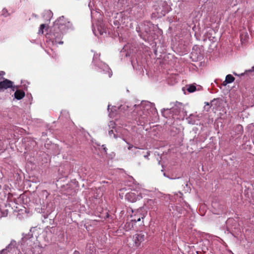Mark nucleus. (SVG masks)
Masks as SVG:
<instances>
[{
    "mask_svg": "<svg viewBox=\"0 0 254 254\" xmlns=\"http://www.w3.org/2000/svg\"><path fill=\"white\" fill-rule=\"evenodd\" d=\"M143 109L142 115L139 114L138 117V125L143 126L147 124L149 121V118L151 117L150 114L155 116L158 115L155 104L148 101L142 102L140 105V108Z\"/></svg>",
    "mask_w": 254,
    "mask_h": 254,
    "instance_id": "obj_1",
    "label": "nucleus"
},
{
    "mask_svg": "<svg viewBox=\"0 0 254 254\" xmlns=\"http://www.w3.org/2000/svg\"><path fill=\"white\" fill-rule=\"evenodd\" d=\"M64 19V16L60 17L59 19L56 20L54 23L53 27V32L51 34V38L53 40V42L55 44H62L63 42L61 40L62 35L66 29V26L61 21Z\"/></svg>",
    "mask_w": 254,
    "mask_h": 254,
    "instance_id": "obj_2",
    "label": "nucleus"
},
{
    "mask_svg": "<svg viewBox=\"0 0 254 254\" xmlns=\"http://www.w3.org/2000/svg\"><path fill=\"white\" fill-rule=\"evenodd\" d=\"M100 57V55L97 54H94L93 58V63L96 66H98L100 68L102 69L104 71H106L110 73V69L109 66L105 63L100 61H97L98 59ZM111 76V74L109 73V77Z\"/></svg>",
    "mask_w": 254,
    "mask_h": 254,
    "instance_id": "obj_3",
    "label": "nucleus"
},
{
    "mask_svg": "<svg viewBox=\"0 0 254 254\" xmlns=\"http://www.w3.org/2000/svg\"><path fill=\"white\" fill-rule=\"evenodd\" d=\"M145 235L142 231L135 234L133 236V240L134 243V246L136 247H139L141 243L145 240Z\"/></svg>",
    "mask_w": 254,
    "mask_h": 254,
    "instance_id": "obj_4",
    "label": "nucleus"
},
{
    "mask_svg": "<svg viewBox=\"0 0 254 254\" xmlns=\"http://www.w3.org/2000/svg\"><path fill=\"white\" fill-rule=\"evenodd\" d=\"M13 83V82L7 79L0 78V91H3L9 88H12Z\"/></svg>",
    "mask_w": 254,
    "mask_h": 254,
    "instance_id": "obj_5",
    "label": "nucleus"
},
{
    "mask_svg": "<svg viewBox=\"0 0 254 254\" xmlns=\"http://www.w3.org/2000/svg\"><path fill=\"white\" fill-rule=\"evenodd\" d=\"M125 197L127 201L130 202H135L136 201L141 199V196H139L137 190H135V192L131 191L127 193Z\"/></svg>",
    "mask_w": 254,
    "mask_h": 254,
    "instance_id": "obj_6",
    "label": "nucleus"
},
{
    "mask_svg": "<svg viewBox=\"0 0 254 254\" xmlns=\"http://www.w3.org/2000/svg\"><path fill=\"white\" fill-rule=\"evenodd\" d=\"M137 191L139 196H141V199L145 196H150L151 194V192L150 190L144 189H139Z\"/></svg>",
    "mask_w": 254,
    "mask_h": 254,
    "instance_id": "obj_7",
    "label": "nucleus"
},
{
    "mask_svg": "<svg viewBox=\"0 0 254 254\" xmlns=\"http://www.w3.org/2000/svg\"><path fill=\"white\" fill-rule=\"evenodd\" d=\"M25 96V92L21 90H17L14 93V97L17 100L22 99Z\"/></svg>",
    "mask_w": 254,
    "mask_h": 254,
    "instance_id": "obj_8",
    "label": "nucleus"
},
{
    "mask_svg": "<svg viewBox=\"0 0 254 254\" xmlns=\"http://www.w3.org/2000/svg\"><path fill=\"white\" fill-rule=\"evenodd\" d=\"M235 78L231 74H228L226 76L225 81L223 82V85L225 86L227 84L233 82Z\"/></svg>",
    "mask_w": 254,
    "mask_h": 254,
    "instance_id": "obj_9",
    "label": "nucleus"
},
{
    "mask_svg": "<svg viewBox=\"0 0 254 254\" xmlns=\"http://www.w3.org/2000/svg\"><path fill=\"white\" fill-rule=\"evenodd\" d=\"M149 24L148 22L141 24L139 26V29L144 30L146 33H148L149 32Z\"/></svg>",
    "mask_w": 254,
    "mask_h": 254,
    "instance_id": "obj_10",
    "label": "nucleus"
},
{
    "mask_svg": "<svg viewBox=\"0 0 254 254\" xmlns=\"http://www.w3.org/2000/svg\"><path fill=\"white\" fill-rule=\"evenodd\" d=\"M145 217V215L144 214H141V216L137 213L134 215V218L131 220V221L134 222H136L140 221L141 219H143Z\"/></svg>",
    "mask_w": 254,
    "mask_h": 254,
    "instance_id": "obj_11",
    "label": "nucleus"
},
{
    "mask_svg": "<svg viewBox=\"0 0 254 254\" xmlns=\"http://www.w3.org/2000/svg\"><path fill=\"white\" fill-rule=\"evenodd\" d=\"M187 90L190 93H192L196 90V87L193 84H190L187 86Z\"/></svg>",
    "mask_w": 254,
    "mask_h": 254,
    "instance_id": "obj_12",
    "label": "nucleus"
},
{
    "mask_svg": "<svg viewBox=\"0 0 254 254\" xmlns=\"http://www.w3.org/2000/svg\"><path fill=\"white\" fill-rule=\"evenodd\" d=\"M155 203V200L153 199H147L145 205L150 208H152Z\"/></svg>",
    "mask_w": 254,
    "mask_h": 254,
    "instance_id": "obj_13",
    "label": "nucleus"
},
{
    "mask_svg": "<svg viewBox=\"0 0 254 254\" xmlns=\"http://www.w3.org/2000/svg\"><path fill=\"white\" fill-rule=\"evenodd\" d=\"M98 31L101 35H103L104 33H106V29L101 26L98 27Z\"/></svg>",
    "mask_w": 254,
    "mask_h": 254,
    "instance_id": "obj_14",
    "label": "nucleus"
},
{
    "mask_svg": "<svg viewBox=\"0 0 254 254\" xmlns=\"http://www.w3.org/2000/svg\"><path fill=\"white\" fill-rule=\"evenodd\" d=\"M109 134L111 137H113L115 138H117L118 137L117 135L116 134L113 129L109 131Z\"/></svg>",
    "mask_w": 254,
    "mask_h": 254,
    "instance_id": "obj_15",
    "label": "nucleus"
},
{
    "mask_svg": "<svg viewBox=\"0 0 254 254\" xmlns=\"http://www.w3.org/2000/svg\"><path fill=\"white\" fill-rule=\"evenodd\" d=\"M11 248V246L9 245L5 249L2 250L0 252V254H8L7 252H9V249Z\"/></svg>",
    "mask_w": 254,
    "mask_h": 254,
    "instance_id": "obj_16",
    "label": "nucleus"
},
{
    "mask_svg": "<svg viewBox=\"0 0 254 254\" xmlns=\"http://www.w3.org/2000/svg\"><path fill=\"white\" fill-rule=\"evenodd\" d=\"M45 25L44 24H41L39 27L38 33L42 34H43V33H44L43 29L45 28Z\"/></svg>",
    "mask_w": 254,
    "mask_h": 254,
    "instance_id": "obj_17",
    "label": "nucleus"
},
{
    "mask_svg": "<svg viewBox=\"0 0 254 254\" xmlns=\"http://www.w3.org/2000/svg\"><path fill=\"white\" fill-rule=\"evenodd\" d=\"M236 128H237V129L239 131L240 133H241L243 132V127H242V126H241L240 125H238L237 126Z\"/></svg>",
    "mask_w": 254,
    "mask_h": 254,
    "instance_id": "obj_18",
    "label": "nucleus"
},
{
    "mask_svg": "<svg viewBox=\"0 0 254 254\" xmlns=\"http://www.w3.org/2000/svg\"><path fill=\"white\" fill-rule=\"evenodd\" d=\"M109 127L114 128L115 127V123L113 121H111L109 125Z\"/></svg>",
    "mask_w": 254,
    "mask_h": 254,
    "instance_id": "obj_19",
    "label": "nucleus"
},
{
    "mask_svg": "<svg viewBox=\"0 0 254 254\" xmlns=\"http://www.w3.org/2000/svg\"><path fill=\"white\" fill-rule=\"evenodd\" d=\"M32 237V235L29 234V235L27 236H24L23 237V239L26 240H27V239L31 238Z\"/></svg>",
    "mask_w": 254,
    "mask_h": 254,
    "instance_id": "obj_20",
    "label": "nucleus"
},
{
    "mask_svg": "<svg viewBox=\"0 0 254 254\" xmlns=\"http://www.w3.org/2000/svg\"><path fill=\"white\" fill-rule=\"evenodd\" d=\"M7 211H5V212H1V214L0 215V217H4L7 216Z\"/></svg>",
    "mask_w": 254,
    "mask_h": 254,
    "instance_id": "obj_21",
    "label": "nucleus"
},
{
    "mask_svg": "<svg viewBox=\"0 0 254 254\" xmlns=\"http://www.w3.org/2000/svg\"><path fill=\"white\" fill-rule=\"evenodd\" d=\"M150 155V152H147L146 154L144 155V157L147 159H149L148 156Z\"/></svg>",
    "mask_w": 254,
    "mask_h": 254,
    "instance_id": "obj_22",
    "label": "nucleus"
},
{
    "mask_svg": "<svg viewBox=\"0 0 254 254\" xmlns=\"http://www.w3.org/2000/svg\"><path fill=\"white\" fill-rule=\"evenodd\" d=\"M176 195L177 197H179L180 198H181L183 196V193L181 192H179L178 193H177Z\"/></svg>",
    "mask_w": 254,
    "mask_h": 254,
    "instance_id": "obj_23",
    "label": "nucleus"
},
{
    "mask_svg": "<svg viewBox=\"0 0 254 254\" xmlns=\"http://www.w3.org/2000/svg\"><path fill=\"white\" fill-rule=\"evenodd\" d=\"M214 101H212L210 103H208V102H205V105L206 106H208L209 107L210 106V104H211V106L212 105V103Z\"/></svg>",
    "mask_w": 254,
    "mask_h": 254,
    "instance_id": "obj_24",
    "label": "nucleus"
},
{
    "mask_svg": "<svg viewBox=\"0 0 254 254\" xmlns=\"http://www.w3.org/2000/svg\"><path fill=\"white\" fill-rule=\"evenodd\" d=\"M128 145H129V146H128V150H130L131 148H133V145H131V144H129V143H128Z\"/></svg>",
    "mask_w": 254,
    "mask_h": 254,
    "instance_id": "obj_25",
    "label": "nucleus"
},
{
    "mask_svg": "<svg viewBox=\"0 0 254 254\" xmlns=\"http://www.w3.org/2000/svg\"><path fill=\"white\" fill-rule=\"evenodd\" d=\"M5 74L4 71H0V76L4 75Z\"/></svg>",
    "mask_w": 254,
    "mask_h": 254,
    "instance_id": "obj_26",
    "label": "nucleus"
},
{
    "mask_svg": "<svg viewBox=\"0 0 254 254\" xmlns=\"http://www.w3.org/2000/svg\"><path fill=\"white\" fill-rule=\"evenodd\" d=\"M73 254H79V253L78 251H74Z\"/></svg>",
    "mask_w": 254,
    "mask_h": 254,
    "instance_id": "obj_27",
    "label": "nucleus"
},
{
    "mask_svg": "<svg viewBox=\"0 0 254 254\" xmlns=\"http://www.w3.org/2000/svg\"><path fill=\"white\" fill-rule=\"evenodd\" d=\"M93 33H94V34L95 35H97V34L96 33V32H95V30L94 29H93Z\"/></svg>",
    "mask_w": 254,
    "mask_h": 254,
    "instance_id": "obj_28",
    "label": "nucleus"
},
{
    "mask_svg": "<svg viewBox=\"0 0 254 254\" xmlns=\"http://www.w3.org/2000/svg\"><path fill=\"white\" fill-rule=\"evenodd\" d=\"M165 110H166V109H163V110H162L161 112H162V114L163 115V111H165Z\"/></svg>",
    "mask_w": 254,
    "mask_h": 254,
    "instance_id": "obj_29",
    "label": "nucleus"
},
{
    "mask_svg": "<svg viewBox=\"0 0 254 254\" xmlns=\"http://www.w3.org/2000/svg\"><path fill=\"white\" fill-rule=\"evenodd\" d=\"M189 122L190 124H194V122H190V121H189Z\"/></svg>",
    "mask_w": 254,
    "mask_h": 254,
    "instance_id": "obj_30",
    "label": "nucleus"
},
{
    "mask_svg": "<svg viewBox=\"0 0 254 254\" xmlns=\"http://www.w3.org/2000/svg\"><path fill=\"white\" fill-rule=\"evenodd\" d=\"M89 0V5H90V3H91V0Z\"/></svg>",
    "mask_w": 254,
    "mask_h": 254,
    "instance_id": "obj_31",
    "label": "nucleus"
},
{
    "mask_svg": "<svg viewBox=\"0 0 254 254\" xmlns=\"http://www.w3.org/2000/svg\"><path fill=\"white\" fill-rule=\"evenodd\" d=\"M233 74H234V75H237V73H236L235 72H233Z\"/></svg>",
    "mask_w": 254,
    "mask_h": 254,
    "instance_id": "obj_32",
    "label": "nucleus"
}]
</instances>
